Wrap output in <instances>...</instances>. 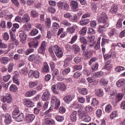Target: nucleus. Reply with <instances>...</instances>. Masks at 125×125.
Listing matches in <instances>:
<instances>
[{
    "label": "nucleus",
    "instance_id": "f257e3e1",
    "mask_svg": "<svg viewBox=\"0 0 125 125\" xmlns=\"http://www.w3.org/2000/svg\"><path fill=\"white\" fill-rule=\"evenodd\" d=\"M51 106L49 109L44 112L45 115H47L48 113L51 112V110L53 109L52 107H55V109H58L60 106V100L57 98V97L53 96L51 98Z\"/></svg>",
    "mask_w": 125,
    "mask_h": 125
},
{
    "label": "nucleus",
    "instance_id": "f03ea898",
    "mask_svg": "<svg viewBox=\"0 0 125 125\" xmlns=\"http://www.w3.org/2000/svg\"><path fill=\"white\" fill-rule=\"evenodd\" d=\"M53 50L55 55L58 58H61L63 56V51L58 45H55L53 47Z\"/></svg>",
    "mask_w": 125,
    "mask_h": 125
},
{
    "label": "nucleus",
    "instance_id": "7ed1b4c3",
    "mask_svg": "<svg viewBox=\"0 0 125 125\" xmlns=\"http://www.w3.org/2000/svg\"><path fill=\"white\" fill-rule=\"evenodd\" d=\"M47 43L45 41H43L38 49V53H40V54H42V55H44V53H45V49H46V45Z\"/></svg>",
    "mask_w": 125,
    "mask_h": 125
},
{
    "label": "nucleus",
    "instance_id": "20e7f679",
    "mask_svg": "<svg viewBox=\"0 0 125 125\" xmlns=\"http://www.w3.org/2000/svg\"><path fill=\"white\" fill-rule=\"evenodd\" d=\"M40 59L42 60V57L39 55H31L29 56L28 58L29 61H30V62H33L35 60V61H36L37 64H39V63L40 62L38 61L40 60Z\"/></svg>",
    "mask_w": 125,
    "mask_h": 125
},
{
    "label": "nucleus",
    "instance_id": "39448f33",
    "mask_svg": "<svg viewBox=\"0 0 125 125\" xmlns=\"http://www.w3.org/2000/svg\"><path fill=\"white\" fill-rule=\"evenodd\" d=\"M4 123L5 125H10L12 123V118L9 113H6L4 116Z\"/></svg>",
    "mask_w": 125,
    "mask_h": 125
},
{
    "label": "nucleus",
    "instance_id": "423d86ee",
    "mask_svg": "<svg viewBox=\"0 0 125 125\" xmlns=\"http://www.w3.org/2000/svg\"><path fill=\"white\" fill-rule=\"evenodd\" d=\"M91 54H92L91 50H86L83 53V59H84V60H87V59H89V58L91 57Z\"/></svg>",
    "mask_w": 125,
    "mask_h": 125
},
{
    "label": "nucleus",
    "instance_id": "0eeeda50",
    "mask_svg": "<svg viewBox=\"0 0 125 125\" xmlns=\"http://www.w3.org/2000/svg\"><path fill=\"white\" fill-rule=\"evenodd\" d=\"M107 27H109L108 23H105L104 25H100L98 28V32L101 33H104V32H105V29H106V28Z\"/></svg>",
    "mask_w": 125,
    "mask_h": 125
},
{
    "label": "nucleus",
    "instance_id": "6e6552de",
    "mask_svg": "<svg viewBox=\"0 0 125 125\" xmlns=\"http://www.w3.org/2000/svg\"><path fill=\"white\" fill-rule=\"evenodd\" d=\"M23 104L28 108H32L35 106V104L30 99L25 100Z\"/></svg>",
    "mask_w": 125,
    "mask_h": 125
},
{
    "label": "nucleus",
    "instance_id": "1a4fd4ad",
    "mask_svg": "<svg viewBox=\"0 0 125 125\" xmlns=\"http://www.w3.org/2000/svg\"><path fill=\"white\" fill-rule=\"evenodd\" d=\"M70 7L72 10H77L79 7V2L75 0L70 1Z\"/></svg>",
    "mask_w": 125,
    "mask_h": 125
},
{
    "label": "nucleus",
    "instance_id": "9d476101",
    "mask_svg": "<svg viewBox=\"0 0 125 125\" xmlns=\"http://www.w3.org/2000/svg\"><path fill=\"white\" fill-rule=\"evenodd\" d=\"M35 118L36 116L34 114H28L26 116V121L27 123H32Z\"/></svg>",
    "mask_w": 125,
    "mask_h": 125
},
{
    "label": "nucleus",
    "instance_id": "9b49d317",
    "mask_svg": "<svg viewBox=\"0 0 125 125\" xmlns=\"http://www.w3.org/2000/svg\"><path fill=\"white\" fill-rule=\"evenodd\" d=\"M49 97H50V93L48 91H46L42 95V100L43 101H47L48 99H49Z\"/></svg>",
    "mask_w": 125,
    "mask_h": 125
},
{
    "label": "nucleus",
    "instance_id": "f8f14e48",
    "mask_svg": "<svg viewBox=\"0 0 125 125\" xmlns=\"http://www.w3.org/2000/svg\"><path fill=\"white\" fill-rule=\"evenodd\" d=\"M20 38L21 39V42L22 43H25L27 41V35L24 32H21L20 34Z\"/></svg>",
    "mask_w": 125,
    "mask_h": 125
},
{
    "label": "nucleus",
    "instance_id": "ddd939ff",
    "mask_svg": "<svg viewBox=\"0 0 125 125\" xmlns=\"http://www.w3.org/2000/svg\"><path fill=\"white\" fill-rule=\"evenodd\" d=\"M104 61H107V60H109V59H110V58L111 57H116V53L115 52H112L110 54H104Z\"/></svg>",
    "mask_w": 125,
    "mask_h": 125
},
{
    "label": "nucleus",
    "instance_id": "4468645a",
    "mask_svg": "<svg viewBox=\"0 0 125 125\" xmlns=\"http://www.w3.org/2000/svg\"><path fill=\"white\" fill-rule=\"evenodd\" d=\"M58 87L59 90L61 91H65L67 89V87L65 85V84L62 83H57Z\"/></svg>",
    "mask_w": 125,
    "mask_h": 125
},
{
    "label": "nucleus",
    "instance_id": "2eb2a0df",
    "mask_svg": "<svg viewBox=\"0 0 125 125\" xmlns=\"http://www.w3.org/2000/svg\"><path fill=\"white\" fill-rule=\"evenodd\" d=\"M42 73H49V66L46 62L44 63L42 67Z\"/></svg>",
    "mask_w": 125,
    "mask_h": 125
},
{
    "label": "nucleus",
    "instance_id": "dca6fc26",
    "mask_svg": "<svg viewBox=\"0 0 125 125\" xmlns=\"http://www.w3.org/2000/svg\"><path fill=\"white\" fill-rule=\"evenodd\" d=\"M71 61H72V58H67L64 61L63 65V68H67V67H69L70 66V64H71Z\"/></svg>",
    "mask_w": 125,
    "mask_h": 125
},
{
    "label": "nucleus",
    "instance_id": "f3484780",
    "mask_svg": "<svg viewBox=\"0 0 125 125\" xmlns=\"http://www.w3.org/2000/svg\"><path fill=\"white\" fill-rule=\"evenodd\" d=\"M125 84V80L124 79H121L116 82V86H117V87H122V86H124Z\"/></svg>",
    "mask_w": 125,
    "mask_h": 125
},
{
    "label": "nucleus",
    "instance_id": "a211bd4d",
    "mask_svg": "<svg viewBox=\"0 0 125 125\" xmlns=\"http://www.w3.org/2000/svg\"><path fill=\"white\" fill-rule=\"evenodd\" d=\"M70 120L72 122L75 123V122H77V111H73L70 114Z\"/></svg>",
    "mask_w": 125,
    "mask_h": 125
},
{
    "label": "nucleus",
    "instance_id": "6ab92c4d",
    "mask_svg": "<svg viewBox=\"0 0 125 125\" xmlns=\"http://www.w3.org/2000/svg\"><path fill=\"white\" fill-rule=\"evenodd\" d=\"M101 22L102 23H104V24H105V23H107L106 22H107V20L108 19V17H107V15H106V14L104 12H103L101 14Z\"/></svg>",
    "mask_w": 125,
    "mask_h": 125
},
{
    "label": "nucleus",
    "instance_id": "aec40b11",
    "mask_svg": "<svg viewBox=\"0 0 125 125\" xmlns=\"http://www.w3.org/2000/svg\"><path fill=\"white\" fill-rule=\"evenodd\" d=\"M73 100V96L72 95H68L64 97V101L67 104H70V102Z\"/></svg>",
    "mask_w": 125,
    "mask_h": 125
},
{
    "label": "nucleus",
    "instance_id": "412c9836",
    "mask_svg": "<svg viewBox=\"0 0 125 125\" xmlns=\"http://www.w3.org/2000/svg\"><path fill=\"white\" fill-rule=\"evenodd\" d=\"M51 88L53 93H55V94H59V88H58L57 83L56 85H53Z\"/></svg>",
    "mask_w": 125,
    "mask_h": 125
},
{
    "label": "nucleus",
    "instance_id": "4be33fe9",
    "mask_svg": "<svg viewBox=\"0 0 125 125\" xmlns=\"http://www.w3.org/2000/svg\"><path fill=\"white\" fill-rule=\"evenodd\" d=\"M112 62V60H110L106 63L104 66V69L105 70H107V71H110V70H112V65L110 63Z\"/></svg>",
    "mask_w": 125,
    "mask_h": 125
},
{
    "label": "nucleus",
    "instance_id": "5701e85b",
    "mask_svg": "<svg viewBox=\"0 0 125 125\" xmlns=\"http://www.w3.org/2000/svg\"><path fill=\"white\" fill-rule=\"evenodd\" d=\"M16 122L18 123H21V122H23L24 121V114L20 113L16 118Z\"/></svg>",
    "mask_w": 125,
    "mask_h": 125
},
{
    "label": "nucleus",
    "instance_id": "b1692460",
    "mask_svg": "<svg viewBox=\"0 0 125 125\" xmlns=\"http://www.w3.org/2000/svg\"><path fill=\"white\" fill-rule=\"evenodd\" d=\"M36 93H37L36 90L27 91L25 94V96H26V97H31L35 95Z\"/></svg>",
    "mask_w": 125,
    "mask_h": 125
},
{
    "label": "nucleus",
    "instance_id": "393cba45",
    "mask_svg": "<svg viewBox=\"0 0 125 125\" xmlns=\"http://www.w3.org/2000/svg\"><path fill=\"white\" fill-rule=\"evenodd\" d=\"M13 115L14 116H17L18 114L20 113V110H19V108H18V107L16 105H13Z\"/></svg>",
    "mask_w": 125,
    "mask_h": 125
},
{
    "label": "nucleus",
    "instance_id": "a878e982",
    "mask_svg": "<svg viewBox=\"0 0 125 125\" xmlns=\"http://www.w3.org/2000/svg\"><path fill=\"white\" fill-rule=\"evenodd\" d=\"M0 61L1 64H3L4 65H6L9 62V59L8 57H1L0 59Z\"/></svg>",
    "mask_w": 125,
    "mask_h": 125
},
{
    "label": "nucleus",
    "instance_id": "bb28decb",
    "mask_svg": "<svg viewBox=\"0 0 125 125\" xmlns=\"http://www.w3.org/2000/svg\"><path fill=\"white\" fill-rule=\"evenodd\" d=\"M71 48L74 50L75 54H77L78 52H80V50H81V48L76 44L72 45Z\"/></svg>",
    "mask_w": 125,
    "mask_h": 125
},
{
    "label": "nucleus",
    "instance_id": "cd10ccee",
    "mask_svg": "<svg viewBox=\"0 0 125 125\" xmlns=\"http://www.w3.org/2000/svg\"><path fill=\"white\" fill-rule=\"evenodd\" d=\"M30 47H33V48H37L39 46V41L38 40H35L32 42L29 43Z\"/></svg>",
    "mask_w": 125,
    "mask_h": 125
},
{
    "label": "nucleus",
    "instance_id": "c85d7f7f",
    "mask_svg": "<svg viewBox=\"0 0 125 125\" xmlns=\"http://www.w3.org/2000/svg\"><path fill=\"white\" fill-rule=\"evenodd\" d=\"M22 20L24 23H28L30 21V16L29 15H24L22 17Z\"/></svg>",
    "mask_w": 125,
    "mask_h": 125
},
{
    "label": "nucleus",
    "instance_id": "c756f323",
    "mask_svg": "<svg viewBox=\"0 0 125 125\" xmlns=\"http://www.w3.org/2000/svg\"><path fill=\"white\" fill-rule=\"evenodd\" d=\"M117 11H118V6L116 5H112L110 10V13L115 14V13H116V12H117Z\"/></svg>",
    "mask_w": 125,
    "mask_h": 125
},
{
    "label": "nucleus",
    "instance_id": "7c9ffc66",
    "mask_svg": "<svg viewBox=\"0 0 125 125\" xmlns=\"http://www.w3.org/2000/svg\"><path fill=\"white\" fill-rule=\"evenodd\" d=\"M118 111H114L112 112L110 115V120H114L115 118H117L118 117Z\"/></svg>",
    "mask_w": 125,
    "mask_h": 125
},
{
    "label": "nucleus",
    "instance_id": "2f4dec72",
    "mask_svg": "<svg viewBox=\"0 0 125 125\" xmlns=\"http://www.w3.org/2000/svg\"><path fill=\"white\" fill-rule=\"evenodd\" d=\"M88 92V90L85 88H83L79 90V93H80V94H82V95H86Z\"/></svg>",
    "mask_w": 125,
    "mask_h": 125
},
{
    "label": "nucleus",
    "instance_id": "473e14b6",
    "mask_svg": "<svg viewBox=\"0 0 125 125\" xmlns=\"http://www.w3.org/2000/svg\"><path fill=\"white\" fill-rule=\"evenodd\" d=\"M83 121L85 123H89L91 121V119L89 116L84 115L83 116Z\"/></svg>",
    "mask_w": 125,
    "mask_h": 125
},
{
    "label": "nucleus",
    "instance_id": "72a5a7b5",
    "mask_svg": "<svg viewBox=\"0 0 125 125\" xmlns=\"http://www.w3.org/2000/svg\"><path fill=\"white\" fill-rule=\"evenodd\" d=\"M32 28V25L30 23H26L23 26L24 31H30Z\"/></svg>",
    "mask_w": 125,
    "mask_h": 125
},
{
    "label": "nucleus",
    "instance_id": "f704fd0d",
    "mask_svg": "<svg viewBox=\"0 0 125 125\" xmlns=\"http://www.w3.org/2000/svg\"><path fill=\"white\" fill-rule=\"evenodd\" d=\"M122 22H123V19H120L118 20L116 25V28L117 29H120V28H122V26H123Z\"/></svg>",
    "mask_w": 125,
    "mask_h": 125
},
{
    "label": "nucleus",
    "instance_id": "c9c22d12",
    "mask_svg": "<svg viewBox=\"0 0 125 125\" xmlns=\"http://www.w3.org/2000/svg\"><path fill=\"white\" fill-rule=\"evenodd\" d=\"M47 118V115H46L45 116L44 123L46 125H53V123H54L53 121L52 120H50V119Z\"/></svg>",
    "mask_w": 125,
    "mask_h": 125
},
{
    "label": "nucleus",
    "instance_id": "e433bc0d",
    "mask_svg": "<svg viewBox=\"0 0 125 125\" xmlns=\"http://www.w3.org/2000/svg\"><path fill=\"white\" fill-rule=\"evenodd\" d=\"M89 22V20L88 19L82 20L80 21V25H81V26H84V25H87Z\"/></svg>",
    "mask_w": 125,
    "mask_h": 125
},
{
    "label": "nucleus",
    "instance_id": "4c0bfd02",
    "mask_svg": "<svg viewBox=\"0 0 125 125\" xmlns=\"http://www.w3.org/2000/svg\"><path fill=\"white\" fill-rule=\"evenodd\" d=\"M96 95H97V96H98V97H102V96L104 95L103 90L101 89L97 90V91L96 92Z\"/></svg>",
    "mask_w": 125,
    "mask_h": 125
},
{
    "label": "nucleus",
    "instance_id": "58836bf2",
    "mask_svg": "<svg viewBox=\"0 0 125 125\" xmlns=\"http://www.w3.org/2000/svg\"><path fill=\"white\" fill-rule=\"evenodd\" d=\"M110 43V40L109 39L103 38L102 39V47H104L105 45Z\"/></svg>",
    "mask_w": 125,
    "mask_h": 125
},
{
    "label": "nucleus",
    "instance_id": "ea45409f",
    "mask_svg": "<svg viewBox=\"0 0 125 125\" xmlns=\"http://www.w3.org/2000/svg\"><path fill=\"white\" fill-rule=\"evenodd\" d=\"M69 20L71 22L77 23V22L79 21V19L78 18V16H77V15H74L73 16H72V17L70 18Z\"/></svg>",
    "mask_w": 125,
    "mask_h": 125
},
{
    "label": "nucleus",
    "instance_id": "a19ab883",
    "mask_svg": "<svg viewBox=\"0 0 125 125\" xmlns=\"http://www.w3.org/2000/svg\"><path fill=\"white\" fill-rule=\"evenodd\" d=\"M71 72V68L67 67L62 71V74L63 76H67Z\"/></svg>",
    "mask_w": 125,
    "mask_h": 125
},
{
    "label": "nucleus",
    "instance_id": "79ce46f5",
    "mask_svg": "<svg viewBox=\"0 0 125 125\" xmlns=\"http://www.w3.org/2000/svg\"><path fill=\"white\" fill-rule=\"evenodd\" d=\"M0 99L1 102H3V103H5L6 102L8 104H10L11 103L10 102H8V100L6 97L4 96H0Z\"/></svg>",
    "mask_w": 125,
    "mask_h": 125
},
{
    "label": "nucleus",
    "instance_id": "37998d69",
    "mask_svg": "<svg viewBox=\"0 0 125 125\" xmlns=\"http://www.w3.org/2000/svg\"><path fill=\"white\" fill-rule=\"evenodd\" d=\"M66 31L68 34H74L75 33V27L74 26H72L71 27H68L66 29Z\"/></svg>",
    "mask_w": 125,
    "mask_h": 125
},
{
    "label": "nucleus",
    "instance_id": "c03bdc74",
    "mask_svg": "<svg viewBox=\"0 0 125 125\" xmlns=\"http://www.w3.org/2000/svg\"><path fill=\"white\" fill-rule=\"evenodd\" d=\"M13 67H14V63L11 62L9 63V66L8 67V72L9 73H11L12 71H13Z\"/></svg>",
    "mask_w": 125,
    "mask_h": 125
},
{
    "label": "nucleus",
    "instance_id": "a18cd8bd",
    "mask_svg": "<svg viewBox=\"0 0 125 125\" xmlns=\"http://www.w3.org/2000/svg\"><path fill=\"white\" fill-rule=\"evenodd\" d=\"M38 34H39V30L36 28H34L29 33V35L30 36H36V35H38Z\"/></svg>",
    "mask_w": 125,
    "mask_h": 125
},
{
    "label": "nucleus",
    "instance_id": "49530a36",
    "mask_svg": "<svg viewBox=\"0 0 125 125\" xmlns=\"http://www.w3.org/2000/svg\"><path fill=\"white\" fill-rule=\"evenodd\" d=\"M45 24L47 28H48L49 29V28H50V25H51V21L50 20V18H48L46 19L45 21Z\"/></svg>",
    "mask_w": 125,
    "mask_h": 125
},
{
    "label": "nucleus",
    "instance_id": "de8ad7c7",
    "mask_svg": "<svg viewBox=\"0 0 125 125\" xmlns=\"http://www.w3.org/2000/svg\"><path fill=\"white\" fill-rule=\"evenodd\" d=\"M83 73L84 76H87V77H89L91 74V72L90 71L88 70L87 69H84L83 71Z\"/></svg>",
    "mask_w": 125,
    "mask_h": 125
},
{
    "label": "nucleus",
    "instance_id": "09e8293b",
    "mask_svg": "<svg viewBox=\"0 0 125 125\" xmlns=\"http://www.w3.org/2000/svg\"><path fill=\"white\" fill-rule=\"evenodd\" d=\"M30 15L31 17H38V16H39V13L37 12V11L32 10L31 11Z\"/></svg>",
    "mask_w": 125,
    "mask_h": 125
},
{
    "label": "nucleus",
    "instance_id": "8fccbe9b",
    "mask_svg": "<svg viewBox=\"0 0 125 125\" xmlns=\"http://www.w3.org/2000/svg\"><path fill=\"white\" fill-rule=\"evenodd\" d=\"M105 110L106 113H110V112L112 111V105H111L110 104H108L105 106Z\"/></svg>",
    "mask_w": 125,
    "mask_h": 125
},
{
    "label": "nucleus",
    "instance_id": "3c124183",
    "mask_svg": "<svg viewBox=\"0 0 125 125\" xmlns=\"http://www.w3.org/2000/svg\"><path fill=\"white\" fill-rule=\"evenodd\" d=\"M87 31V28L85 27H83L81 30L80 31L79 34L82 36H84L86 34V31Z\"/></svg>",
    "mask_w": 125,
    "mask_h": 125
},
{
    "label": "nucleus",
    "instance_id": "603ef678",
    "mask_svg": "<svg viewBox=\"0 0 125 125\" xmlns=\"http://www.w3.org/2000/svg\"><path fill=\"white\" fill-rule=\"evenodd\" d=\"M9 90L10 91H12L13 92L17 91V86H16V85L12 84L10 86Z\"/></svg>",
    "mask_w": 125,
    "mask_h": 125
},
{
    "label": "nucleus",
    "instance_id": "864d4df0",
    "mask_svg": "<svg viewBox=\"0 0 125 125\" xmlns=\"http://www.w3.org/2000/svg\"><path fill=\"white\" fill-rule=\"evenodd\" d=\"M125 67L122 66H117L115 68V71L116 72H120L121 71H125Z\"/></svg>",
    "mask_w": 125,
    "mask_h": 125
},
{
    "label": "nucleus",
    "instance_id": "5fc2aeb1",
    "mask_svg": "<svg viewBox=\"0 0 125 125\" xmlns=\"http://www.w3.org/2000/svg\"><path fill=\"white\" fill-rule=\"evenodd\" d=\"M98 69V63L97 62H95L92 66H91V71L92 72H94L96 71Z\"/></svg>",
    "mask_w": 125,
    "mask_h": 125
},
{
    "label": "nucleus",
    "instance_id": "6e6d98bb",
    "mask_svg": "<svg viewBox=\"0 0 125 125\" xmlns=\"http://www.w3.org/2000/svg\"><path fill=\"white\" fill-rule=\"evenodd\" d=\"M100 82L101 83L103 84V85H107V84H108V83H109V81H108L107 79H105L104 78H102Z\"/></svg>",
    "mask_w": 125,
    "mask_h": 125
},
{
    "label": "nucleus",
    "instance_id": "4d7b16f0",
    "mask_svg": "<svg viewBox=\"0 0 125 125\" xmlns=\"http://www.w3.org/2000/svg\"><path fill=\"white\" fill-rule=\"evenodd\" d=\"M77 40H78V35H74L72 37L71 40L69 42V43H71V44L75 43Z\"/></svg>",
    "mask_w": 125,
    "mask_h": 125
},
{
    "label": "nucleus",
    "instance_id": "13d9d810",
    "mask_svg": "<svg viewBox=\"0 0 125 125\" xmlns=\"http://www.w3.org/2000/svg\"><path fill=\"white\" fill-rule=\"evenodd\" d=\"M5 97H6V98L8 99V102H10L11 103V102H12V97H11V94L10 93H6Z\"/></svg>",
    "mask_w": 125,
    "mask_h": 125
},
{
    "label": "nucleus",
    "instance_id": "bf43d9fd",
    "mask_svg": "<svg viewBox=\"0 0 125 125\" xmlns=\"http://www.w3.org/2000/svg\"><path fill=\"white\" fill-rule=\"evenodd\" d=\"M38 85V83L35 82H30L29 83V86L30 88H33Z\"/></svg>",
    "mask_w": 125,
    "mask_h": 125
},
{
    "label": "nucleus",
    "instance_id": "052dcab7",
    "mask_svg": "<svg viewBox=\"0 0 125 125\" xmlns=\"http://www.w3.org/2000/svg\"><path fill=\"white\" fill-rule=\"evenodd\" d=\"M82 76V72L77 71L73 74V77L75 79H79Z\"/></svg>",
    "mask_w": 125,
    "mask_h": 125
},
{
    "label": "nucleus",
    "instance_id": "680f3d73",
    "mask_svg": "<svg viewBox=\"0 0 125 125\" xmlns=\"http://www.w3.org/2000/svg\"><path fill=\"white\" fill-rule=\"evenodd\" d=\"M82 61V58L80 57H76L74 59V62L75 64H79Z\"/></svg>",
    "mask_w": 125,
    "mask_h": 125
},
{
    "label": "nucleus",
    "instance_id": "e2e57ef3",
    "mask_svg": "<svg viewBox=\"0 0 125 125\" xmlns=\"http://www.w3.org/2000/svg\"><path fill=\"white\" fill-rule=\"evenodd\" d=\"M123 97H124V95H123L121 93H119L116 95V100L118 102L121 101L122 99H123Z\"/></svg>",
    "mask_w": 125,
    "mask_h": 125
},
{
    "label": "nucleus",
    "instance_id": "0e129e2a",
    "mask_svg": "<svg viewBox=\"0 0 125 125\" xmlns=\"http://www.w3.org/2000/svg\"><path fill=\"white\" fill-rule=\"evenodd\" d=\"M91 105H92V106H97V105H98V101L97 99L95 98H93Z\"/></svg>",
    "mask_w": 125,
    "mask_h": 125
},
{
    "label": "nucleus",
    "instance_id": "69168bd1",
    "mask_svg": "<svg viewBox=\"0 0 125 125\" xmlns=\"http://www.w3.org/2000/svg\"><path fill=\"white\" fill-rule=\"evenodd\" d=\"M53 78L55 79V77L58 76L59 75V70L57 69H55L52 73Z\"/></svg>",
    "mask_w": 125,
    "mask_h": 125
},
{
    "label": "nucleus",
    "instance_id": "338daca9",
    "mask_svg": "<svg viewBox=\"0 0 125 125\" xmlns=\"http://www.w3.org/2000/svg\"><path fill=\"white\" fill-rule=\"evenodd\" d=\"M56 120L57 122H63L64 121V117L60 115H57L56 116Z\"/></svg>",
    "mask_w": 125,
    "mask_h": 125
},
{
    "label": "nucleus",
    "instance_id": "774afa93",
    "mask_svg": "<svg viewBox=\"0 0 125 125\" xmlns=\"http://www.w3.org/2000/svg\"><path fill=\"white\" fill-rule=\"evenodd\" d=\"M96 114L97 118H101V116H102V110L101 109L97 110Z\"/></svg>",
    "mask_w": 125,
    "mask_h": 125
}]
</instances>
